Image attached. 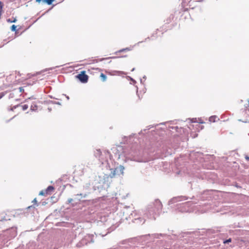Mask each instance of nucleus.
<instances>
[{
	"label": "nucleus",
	"instance_id": "obj_9",
	"mask_svg": "<svg viewBox=\"0 0 249 249\" xmlns=\"http://www.w3.org/2000/svg\"><path fill=\"white\" fill-rule=\"evenodd\" d=\"M77 77L82 83H86L88 80V76L85 73L84 71L81 72Z\"/></svg>",
	"mask_w": 249,
	"mask_h": 249
},
{
	"label": "nucleus",
	"instance_id": "obj_17",
	"mask_svg": "<svg viewBox=\"0 0 249 249\" xmlns=\"http://www.w3.org/2000/svg\"><path fill=\"white\" fill-rule=\"evenodd\" d=\"M200 154H201L200 153H198V152L197 153L192 152L190 154V156H191V157H193L194 156H196V155L199 156V155H200Z\"/></svg>",
	"mask_w": 249,
	"mask_h": 249
},
{
	"label": "nucleus",
	"instance_id": "obj_38",
	"mask_svg": "<svg viewBox=\"0 0 249 249\" xmlns=\"http://www.w3.org/2000/svg\"><path fill=\"white\" fill-rule=\"evenodd\" d=\"M66 98H67V99L68 100H69V96H67V97H66Z\"/></svg>",
	"mask_w": 249,
	"mask_h": 249
},
{
	"label": "nucleus",
	"instance_id": "obj_24",
	"mask_svg": "<svg viewBox=\"0 0 249 249\" xmlns=\"http://www.w3.org/2000/svg\"><path fill=\"white\" fill-rule=\"evenodd\" d=\"M231 241V239H230H230H229L226 240V241H225L224 242V243L226 244V243H229V242H230Z\"/></svg>",
	"mask_w": 249,
	"mask_h": 249
},
{
	"label": "nucleus",
	"instance_id": "obj_4",
	"mask_svg": "<svg viewBox=\"0 0 249 249\" xmlns=\"http://www.w3.org/2000/svg\"><path fill=\"white\" fill-rule=\"evenodd\" d=\"M194 203L192 201H188L178 204V209L181 212H191L194 211Z\"/></svg>",
	"mask_w": 249,
	"mask_h": 249
},
{
	"label": "nucleus",
	"instance_id": "obj_10",
	"mask_svg": "<svg viewBox=\"0 0 249 249\" xmlns=\"http://www.w3.org/2000/svg\"><path fill=\"white\" fill-rule=\"evenodd\" d=\"M186 199L187 198L185 196H182L174 197L169 201V204H171L177 202L182 201Z\"/></svg>",
	"mask_w": 249,
	"mask_h": 249
},
{
	"label": "nucleus",
	"instance_id": "obj_21",
	"mask_svg": "<svg viewBox=\"0 0 249 249\" xmlns=\"http://www.w3.org/2000/svg\"><path fill=\"white\" fill-rule=\"evenodd\" d=\"M3 6V3L2 2L0 1V13H2V11Z\"/></svg>",
	"mask_w": 249,
	"mask_h": 249
},
{
	"label": "nucleus",
	"instance_id": "obj_31",
	"mask_svg": "<svg viewBox=\"0 0 249 249\" xmlns=\"http://www.w3.org/2000/svg\"><path fill=\"white\" fill-rule=\"evenodd\" d=\"M7 22H10V21H12V20H11L10 18L7 19Z\"/></svg>",
	"mask_w": 249,
	"mask_h": 249
},
{
	"label": "nucleus",
	"instance_id": "obj_19",
	"mask_svg": "<svg viewBox=\"0 0 249 249\" xmlns=\"http://www.w3.org/2000/svg\"><path fill=\"white\" fill-rule=\"evenodd\" d=\"M17 26L15 25H13L11 27V30L12 31H15L16 30Z\"/></svg>",
	"mask_w": 249,
	"mask_h": 249
},
{
	"label": "nucleus",
	"instance_id": "obj_27",
	"mask_svg": "<svg viewBox=\"0 0 249 249\" xmlns=\"http://www.w3.org/2000/svg\"><path fill=\"white\" fill-rule=\"evenodd\" d=\"M129 78H130V79L131 80V81H132V82H133L134 83H136V81L135 80H134L133 78L129 77Z\"/></svg>",
	"mask_w": 249,
	"mask_h": 249
},
{
	"label": "nucleus",
	"instance_id": "obj_29",
	"mask_svg": "<svg viewBox=\"0 0 249 249\" xmlns=\"http://www.w3.org/2000/svg\"><path fill=\"white\" fill-rule=\"evenodd\" d=\"M16 21V19L15 18L14 20H12V21H10V23L15 22Z\"/></svg>",
	"mask_w": 249,
	"mask_h": 249
},
{
	"label": "nucleus",
	"instance_id": "obj_6",
	"mask_svg": "<svg viewBox=\"0 0 249 249\" xmlns=\"http://www.w3.org/2000/svg\"><path fill=\"white\" fill-rule=\"evenodd\" d=\"M16 235V229L15 228H12L11 229L5 231L3 234H0V240L3 238H4V240H5L6 238L8 240H10L11 239L15 237Z\"/></svg>",
	"mask_w": 249,
	"mask_h": 249
},
{
	"label": "nucleus",
	"instance_id": "obj_23",
	"mask_svg": "<svg viewBox=\"0 0 249 249\" xmlns=\"http://www.w3.org/2000/svg\"><path fill=\"white\" fill-rule=\"evenodd\" d=\"M36 1L38 3H40L41 2H42L43 3H45V0H36Z\"/></svg>",
	"mask_w": 249,
	"mask_h": 249
},
{
	"label": "nucleus",
	"instance_id": "obj_34",
	"mask_svg": "<svg viewBox=\"0 0 249 249\" xmlns=\"http://www.w3.org/2000/svg\"><path fill=\"white\" fill-rule=\"evenodd\" d=\"M246 159L247 160H249V157L246 156Z\"/></svg>",
	"mask_w": 249,
	"mask_h": 249
},
{
	"label": "nucleus",
	"instance_id": "obj_30",
	"mask_svg": "<svg viewBox=\"0 0 249 249\" xmlns=\"http://www.w3.org/2000/svg\"><path fill=\"white\" fill-rule=\"evenodd\" d=\"M34 203H36L37 202L36 198H35L34 200L33 201Z\"/></svg>",
	"mask_w": 249,
	"mask_h": 249
},
{
	"label": "nucleus",
	"instance_id": "obj_41",
	"mask_svg": "<svg viewBox=\"0 0 249 249\" xmlns=\"http://www.w3.org/2000/svg\"><path fill=\"white\" fill-rule=\"evenodd\" d=\"M1 98V97H0V98Z\"/></svg>",
	"mask_w": 249,
	"mask_h": 249
},
{
	"label": "nucleus",
	"instance_id": "obj_25",
	"mask_svg": "<svg viewBox=\"0 0 249 249\" xmlns=\"http://www.w3.org/2000/svg\"><path fill=\"white\" fill-rule=\"evenodd\" d=\"M73 199L69 198V199H68V201L69 203H70L72 202V201H73Z\"/></svg>",
	"mask_w": 249,
	"mask_h": 249
},
{
	"label": "nucleus",
	"instance_id": "obj_12",
	"mask_svg": "<svg viewBox=\"0 0 249 249\" xmlns=\"http://www.w3.org/2000/svg\"><path fill=\"white\" fill-rule=\"evenodd\" d=\"M219 120V118L216 116H212L209 118V121L211 122H215Z\"/></svg>",
	"mask_w": 249,
	"mask_h": 249
},
{
	"label": "nucleus",
	"instance_id": "obj_37",
	"mask_svg": "<svg viewBox=\"0 0 249 249\" xmlns=\"http://www.w3.org/2000/svg\"><path fill=\"white\" fill-rule=\"evenodd\" d=\"M135 70V68H133L131 70L132 71H134Z\"/></svg>",
	"mask_w": 249,
	"mask_h": 249
},
{
	"label": "nucleus",
	"instance_id": "obj_8",
	"mask_svg": "<svg viewBox=\"0 0 249 249\" xmlns=\"http://www.w3.org/2000/svg\"><path fill=\"white\" fill-rule=\"evenodd\" d=\"M92 236V235H90L85 236V238L81 241V242L77 244V247H81L84 245L87 244L88 242H93Z\"/></svg>",
	"mask_w": 249,
	"mask_h": 249
},
{
	"label": "nucleus",
	"instance_id": "obj_15",
	"mask_svg": "<svg viewBox=\"0 0 249 249\" xmlns=\"http://www.w3.org/2000/svg\"><path fill=\"white\" fill-rule=\"evenodd\" d=\"M100 77H101L102 78V80L103 81V82H105L107 80V76L106 75H105L104 73H102L100 75Z\"/></svg>",
	"mask_w": 249,
	"mask_h": 249
},
{
	"label": "nucleus",
	"instance_id": "obj_26",
	"mask_svg": "<svg viewBox=\"0 0 249 249\" xmlns=\"http://www.w3.org/2000/svg\"><path fill=\"white\" fill-rule=\"evenodd\" d=\"M131 137V136H129V137H125L124 138L126 139V141H127L128 140V139H130Z\"/></svg>",
	"mask_w": 249,
	"mask_h": 249
},
{
	"label": "nucleus",
	"instance_id": "obj_2",
	"mask_svg": "<svg viewBox=\"0 0 249 249\" xmlns=\"http://www.w3.org/2000/svg\"><path fill=\"white\" fill-rule=\"evenodd\" d=\"M162 204L160 200L156 199L153 203L149 204L144 214L150 218L155 219V215H158L162 209Z\"/></svg>",
	"mask_w": 249,
	"mask_h": 249
},
{
	"label": "nucleus",
	"instance_id": "obj_39",
	"mask_svg": "<svg viewBox=\"0 0 249 249\" xmlns=\"http://www.w3.org/2000/svg\"><path fill=\"white\" fill-rule=\"evenodd\" d=\"M143 79H145V78H146V76H144L143 77Z\"/></svg>",
	"mask_w": 249,
	"mask_h": 249
},
{
	"label": "nucleus",
	"instance_id": "obj_7",
	"mask_svg": "<svg viewBox=\"0 0 249 249\" xmlns=\"http://www.w3.org/2000/svg\"><path fill=\"white\" fill-rule=\"evenodd\" d=\"M124 167L123 165H120L116 168L110 169V173L109 176L111 178H114L116 175H124Z\"/></svg>",
	"mask_w": 249,
	"mask_h": 249
},
{
	"label": "nucleus",
	"instance_id": "obj_13",
	"mask_svg": "<svg viewBox=\"0 0 249 249\" xmlns=\"http://www.w3.org/2000/svg\"><path fill=\"white\" fill-rule=\"evenodd\" d=\"M30 109L32 111H36L37 109V106L36 104H33L31 105Z\"/></svg>",
	"mask_w": 249,
	"mask_h": 249
},
{
	"label": "nucleus",
	"instance_id": "obj_20",
	"mask_svg": "<svg viewBox=\"0 0 249 249\" xmlns=\"http://www.w3.org/2000/svg\"><path fill=\"white\" fill-rule=\"evenodd\" d=\"M22 108L23 110H25L28 108V106L27 105H24L22 106Z\"/></svg>",
	"mask_w": 249,
	"mask_h": 249
},
{
	"label": "nucleus",
	"instance_id": "obj_35",
	"mask_svg": "<svg viewBox=\"0 0 249 249\" xmlns=\"http://www.w3.org/2000/svg\"><path fill=\"white\" fill-rule=\"evenodd\" d=\"M55 104H58V105H60V103L59 102H56V103H55Z\"/></svg>",
	"mask_w": 249,
	"mask_h": 249
},
{
	"label": "nucleus",
	"instance_id": "obj_28",
	"mask_svg": "<svg viewBox=\"0 0 249 249\" xmlns=\"http://www.w3.org/2000/svg\"><path fill=\"white\" fill-rule=\"evenodd\" d=\"M196 118L193 119L192 120V122H196Z\"/></svg>",
	"mask_w": 249,
	"mask_h": 249
},
{
	"label": "nucleus",
	"instance_id": "obj_3",
	"mask_svg": "<svg viewBox=\"0 0 249 249\" xmlns=\"http://www.w3.org/2000/svg\"><path fill=\"white\" fill-rule=\"evenodd\" d=\"M94 155L99 159L102 164H107V167H110L109 160L111 161V155L108 151H104L102 153L100 149H97L94 152Z\"/></svg>",
	"mask_w": 249,
	"mask_h": 249
},
{
	"label": "nucleus",
	"instance_id": "obj_14",
	"mask_svg": "<svg viewBox=\"0 0 249 249\" xmlns=\"http://www.w3.org/2000/svg\"><path fill=\"white\" fill-rule=\"evenodd\" d=\"M54 190V188L52 186H49L47 187V188L46 190V193H48L49 192L52 191Z\"/></svg>",
	"mask_w": 249,
	"mask_h": 249
},
{
	"label": "nucleus",
	"instance_id": "obj_5",
	"mask_svg": "<svg viewBox=\"0 0 249 249\" xmlns=\"http://www.w3.org/2000/svg\"><path fill=\"white\" fill-rule=\"evenodd\" d=\"M92 190L91 184L90 183H86L83 186L84 193H80L74 195V199L77 200H81V199L86 198L88 195L90 193Z\"/></svg>",
	"mask_w": 249,
	"mask_h": 249
},
{
	"label": "nucleus",
	"instance_id": "obj_11",
	"mask_svg": "<svg viewBox=\"0 0 249 249\" xmlns=\"http://www.w3.org/2000/svg\"><path fill=\"white\" fill-rule=\"evenodd\" d=\"M133 47H127V48H125L120 50L119 51L116 52L115 53L117 54L118 53H121V52H124V51H131V50H132Z\"/></svg>",
	"mask_w": 249,
	"mask_h": 249
},
{
	"label": "nucleus",
	"instance_id": "obj_32",
	"mask_svg": "<svg viewBox=\"0 0 249 249\" xmlns=\"http://www.w3.org/2000/svg\"><path fill=\"white\" fill-rule=\"evenodd\" d=\"M249 102V105H248V107H249V108L248 109H246V111L247 112V111H248L249 112V101H248Z\"/></svg>",
	"mask_w": 249,
	"mask_h": 249
},
{
	"label": "nucleus",
	"instance_id": "obj_40",
	"mask_svg": "<svg viewBox=\"0 0 249 249\" xmlns=\"http://www.w3.org/2000/svg\"><path fill=\"white\" fill-rule=\"evenodd\" d=\"M141 82L142 83V79H141Z\"/></svg>",
	"mask_w": 249,
	"mask_h": 249
},
{
	"label": "nucleus",
	"instance_id": "obj_1",
	"mask_svg": "<svg viewBox=\"0 0 249 249\" xmlns=\"http://www.w3.org/2000/svg\"><path fill=\"white\" fill-rule=\"evenodd\" d=\"M111 151L120 162H126L128 160L137 162H144V160L139 157V151L135 149L129 150L125 146L116 145L112 147Z\"/></svg>",
	"mask_w": 249,
	"mask_h": 249
},
{
	"label": "nucleus",
	"instance_id": "obj_18",
	"mask_svg": "<svg viewBox=\"0 0 249 249\" xmlns=\"http://www.w3.org/2000/svg\"><path fill=\"white\" fill-rule=\"evenodd\" d=\"M45 3H47L48 5L51 4L54 0H45Z\"/></svg>",
	"mask_w": 249,
	"mask_h": 249
},
{
	"label": "nucleus",
	"instance_id": "obj_33",
	"mask_svg": "<svg viewBox=\"0 0 249 249\" xmlns=\"http://www.w3.org/2000/svg\"><path fill=\"white\" fill-rule=\"evenodd\" d=\"M142 41H140V42H139L138 43H137V44H136L134 46H135V45H138V44H139L140 43H142Z\"/></svg>",
	"mask_w": 249,
	"mask_h": 249
},
{
	"label": "nucleus",
	"instance_id": "obj_16",
	"mask_svg": "<svg viewBox=\"0 0 249 249\" xmlns=\"http://www.w3.org/2000/svg\"><path fill=\"white\" fill-rule=\"evenodd\" d=\"M114 72L116 73V74H117L118 75H120L122 74H125V73L124 71H114Z\"/></svg>",
	"mask_w": 249,
	"mask_h": 249
},
{
	"label": "nucleus",
	"instance_id": "obj_36",
	"mask_svg": "<svg viewBox=\"0 0 249 249\" xmlns=\"http://www.w3.org/2000/svg\"><path fill=\"white\" fill-rule=\"evenodd\" d=\"M135 220H141V218H139V219H135Z\"/></svg>",
	"mask_w": 249,
	"mask_h": 249
},
{
	"label": "nucleus",
	"instance_id": "obj_22",
	"mask_svg": "<svg viewBox=\"0 0 249 249\" xmlns=\"http://www.w3.org/2000/svg\"><path fill=\"white\" fill-rule=\"evenodd\" d=\"M46 194H47L46 192V190L45 191H41L39 192V195L41 196H45Z\"/></svg>",
	"mask_w": 249,
	"mask_h": 249
}]
</instances>
